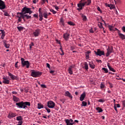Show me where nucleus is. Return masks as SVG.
Here are the masks:
<instances>
[{"label":"nucleus","mask_w":125,"mask_h":125,"mask_svg":"<svg viewBox=\"0 0 125 125\" xmlns=\"http://www.w3.org/2000/svg\"><path fill=\"white\" fill-rule=\"evenodd\" d=\"M30 75L31 77H33V78H39L41 77L42 75V72L35 70H31V73Z\"/></svg>","instance_id":"nucleus-1"},{"label":"nucleus","mask_w":125,"mask_h":125,"mask_svg":"<svg viewBox=\"0 0 125 125\" xmlns=\"http://www.w3.org/2000/svg\"><path fill=\"white\" fill-rule=\"evenodd\" d=\"M21 65L22 67H25V66H26V68L29 69V67H30V62H29V61H25V59L23 58L21 59Z\"/></svg>","instance_id":"nucleus-2"},{"label":"nucleus","mask_w":125,"mask_h":125,"mask_svg":"<svg viewBox=\"0 0 125 125\" xmlns=\"http://www.w3.org/2000/svg\"><path fill=\"white\" fill-rule=\"evenodd\" d=\"M21 12L24 14H27L29 13V15H31V14H32V13H33V11L32 10H31V8H28L27 7H23L22 9Z\"/></svg>","instance_id":"nucleus-3"},{"label":"nucleus","mask_w":125,"mask_h":125,"mask_svg":"<svg viewBox=\"0 0 125 125\" xmlns=\"http://www.w3.org/2000/svg\"><path fill=\"white\" fill-rule=\"evenodd\" d=\"M77 6L78 8L77 9V10H78V11H81V10L83 8L84 4L83 2V0H81L80 2L77 4Z\"/></svg>","instance_id":"nucleus-4"},{"label":"nucleus","mask_w":125,"mask_h":125,"mask_svg":"<svg viewBox=\"0 0 125 125\" xmlns=\"http://www.w3.org/2000/svg\"><path fill=\"white\" fill-rule=\"evenodd\" d=\"M95 54L97 56H102V55H105L104 51H102L100 49H98L96 51H94Z\"/></svg>","instance_id":"nucleus-5"},{"label":"nucleus","mask_w":125,"mask_h":125,"mask_svg":"<svg viewBox=\"0 0 125 125\" xmlns=\"http://www.w3.org/2000/svg\"><path fill=\"white\" fill-rule=\"evenodd\" d=\"M16 105L18 106V108H21V109H26V108H28V107L24 105V104L23 102H21L20 103H17Z\"/></svg>","instance_id":"nucleus-6"},{"label":"nucleus","mask_w":125,"mask_h":125,"mask_svg":"<svg viewBox=\"0 0 125 125\" xmlns=\"http://www.w3.org/2000/svg\"><path fill=\"white\" fill-rule=\"evenodd\" d=\"M47 106L48 108L52 109L55 107V103L52 101H50L47 103Z\"/></svg>","instance_id":"nucleus-7"},{"label":"nucleus","mask_w":125,"mask_h":125,"mask_svg":"<svg viewBox=\"0 0 125 125\" xmlns=\"http://www.w3.org/2000/svg\"><path fill=\"white\" fill-rule=\"evenodd\" d=\"M113 52V47H108L107 49V52L106 53V57H108V56Z\"/></svg>","instance_id":"nucleus-8"},{"label":"nucleus","mask_w":125,"mask_h":125,"mask_svg":"<svg viewBox=\"0 0 125 125\" xmlns=\"http://www.w3.org/2000/svg\"><path fill=\"white\" fill-rule=\"evenodd\" d=\"M33 34L34 37H35V38H37L39 37V36H40V34H41V30H40L39 29H36L33 32Z\"/></svg>","instance_id":"nucleus-9"},{"label":"nucleus","mask_w":125,"mask_h":125,"mask_svg":"<svg viewBox=\"0 0 125 125\" xmlns=\"http://www.w3.org/2000/svg\"><path fill=\"white\" fill-rule=\"evenodd\" d=\"M6 6H5V3L4 1L2 0H0V10H2V9H5Z\"/></svg>","instance_id":"nucleus-10"},{"label":"nucleus","mask_w":125,"mask_h":125,"mask_svg":"<svg viewBox=\"0 0 125 125\" xmlns=\"http://www.w3.org/2000/svg\"><path fill=\"white\" fill-rule=\"evenodd\" d=\"M75 68V64L70 65L68 67V71L70 75H73V69Z\"/></svg>","instance_id":"nucleus-11"},{"label":"nucleus","mask_w":125,"mask_h":125,"mask_svg":"<svg viewBox=\"0 0 125 125\" xmlns=\"http://www.w3.org/2000/svg\"><path fill=\"white\" fill-rule=\"evenodd\" d=\"M65 124L66 125H73L74 123L73 119H65Z\"/></svg>","instance_id":"nucleus-12"},{"label":"nucleus","mask_w":125,"mask_h":125,"mask_svg":"<svg viewBox=\"0 0 125 125\" xmlns=\"http://www.w3.org/2000/svg\"><path fill=\"white\" fill-rule=\"evenodd\" d=\"M16 116V113L14 112H10L8 115V119H12L13 118H15Z\"/></svg>","instance_id":"nucleus-13"},{"label":"nucleus","mask_w":125,"mask_h":125,"mask_svg":"<svg viewBox=\"0 0 125 125\" xmlns=\"http://www.w3.org/2000/svg\"><path fill=\"white\" fill-rule=\"evenodd\" d=\"M63 38L65 41H67L70 39V34L68 33H65L63 35Z\"/></svg>","instance_id":"nucleus-14"},{"label":"nucleus","mask_w":125,"mask_h":125,"mask_svg":"<svg viewBox=\"0 0 125 125\" xmlns=\"http://www.w3.org/2000/svg\"><path fill=\"white\" fill-rule=\"evenodd\" d=\"M8 76L10 77L11 79L13 81H14V80H17L18 79V77H17V76H15V75L12 74V73L9 72H8Z\"/></svg>","instance_id":"nucleus-15"},{"label":"nucleus","mask_w":125,"mask_h":125,"mask_svg":"<svg viewBox=\"0 0 125 125\" xmlns=\"http://www.w3.org/2000/svg\"><path fill=\"white\" fill-rule=\"evenodd\" d=\"M39 21H42L43 18H42V8L39 9Z\"/></svg>","instance_id":"nucleus-16"},{"label":"nucleus","mask_w":125,"mask_h":125,"mask_svg":"<svg viewBox=\"0 0 125 125\" xmlns=\"http://www.w3.org/2000/svg\"><path fill=\"white\" fill-rule=\"evenodd\" d=\"M2 83H5V84H9L10 81L9 80H8L7 78L5 77H3L2 78Z\"/></svg>","instance_id":"nucleus-17"},{"label":"nucleus","mask_w":125,"mask_h":125,"mask_svg":"<svg viewBox=\"0 0 125 125\" xmlns=\"http://www.w3.org/2000/svg\"><path fill=\"white\" fill-rule=\"evenodd\" d=\"M107 66L109 71H111V72H113L114 73H116V70H115L114 69V68L112 67V66H111V65H110V63L107 62Z\"/></svg>","instance_id":"nucleus-18"},{"label":"nucleus","mask_w":125,"mask_h":125,"mask_svg":"<svg viewBox=\"0 0 125 125\" xmlns=\"http://www.w3.org/2000/svg\"><path fill=\"white\" fill-rule=\"evenodd\" d=\"M64 96L69 97V98H70V99H72L73 98V96H72L70 92H69L68 91H66L65 92Z\"/></svg>","instance_id":"nucleus-19"},{"label":"nucleus","mask_w":125,"mask_h":125,"mask_svg":"<svg viewBox=\"0 0 125 125\" xmlns=\"http://www.w3.org/2000/svg\"><path fill=\"white\" fill-rule=\"evenodd\" d=\"M85 92H83V93H82L80 97V101H83V100H84V99L85 98Z\"/></svg>","instance_id":"nucleus-20"},{"label":"nucleus","mask_w":125,"mask_h":125,"mask_svg":"<svg viewBox=\"0 0 125 125\" xmlns=\"http://www.w3.org/2000/svg\"><path fill=\"white\" fill-rule=\"evenodd\" d=\"M83 3H84V5H89L90 3H91V0H83Z\"/></svg>","instance_id":"nucleus-21"},{"label":"nucleus","mask_w":125,"mask_h":125,"mask_svg":"<svg viewBox=\"0 0 125 125\" xmlns=\"http://www.w3.org/2000/svg\"><path fill=\"white\" fill-rule=\"evenodd\" d=\"M0 32H1V36L0 39L1 40H3L4 39V37H5V31L4 30L0 29Z\"/></svg>","instance_id":"nucleus-22"},{"label":"nucleus","mask_w":125,"mask_h":125,"mask_svg":"<svg viewBox=\"0 0 125 125\" xmlns=\"http://www.w3.org/2000/svg\"><path fill=\"white\" fill-rule=\"evenodd\" d=\"M17 14H19L23 20H25V18H26V16L25 15H26V14H24L21 12H18Z\"/></svg>","instance_id":"nucleus-23"},{"label":"nucleus","mask_w":125,"mask_h":125,"mask_svg":"<svg viewBox=\"0 0 125 125\" xmlns=\"http://www.w3.org/2000/svg\"><path fill=\"white\" fill-rule=\"evenodd\" d=\"M42 17H44V18H45V19H47V18H48V13H47V12H44L43 14H42Z\"/></svg>","instance_id":"nucleus-24"},{"label":"nucleus","mask_w":125,"mask_h":125,"mask_svg":"<svg viewBox=\"0 0 125 125\" xmlns=\"http://www.w3.org/2000/svg\"><path fill=\"white\" fill-rule=\"evenodd\" d=\"M13 101H14L15 102H19V101H20L19 98L15 96H13Z\"/></svg>","instance_id":"nucleus-25"},{"label":"nucleus","mask_w":125,"mask_h":125,"mask_svg":"<svg viewBox=\"0 0 125 125\" xmlns=\"http://www.w3.org/2000/svg\"><path fill=\"white\" fill-rule=\"evenodd\" d=\"M89 65L91 69H95V64L93 62H89Z\"/></svg>","instance_id":"nucleus-26"},{"label":"nucleus","mask_w":125,"mask_h":125,"mask_svg":"<svg viewBox=\"0 0 125 125\" xmlns=\"http://www.w3.org/2000/svg\"><path fill=\"white\" fill-rule=\"evenodd\" d=\"M80 15L81 17L83 18V21H86L87 18H86V16L83 15V13H81Z\"/></svg>","instance_id":"nucleus-27"},{"label":"nucleus","mask_w":125,"mask_h":125,"mask_svg":"<svg viewBox=\"0 0 125 125\" xmlns=\"http://www.w3.org/2000/svg\"><path fill=\"white\" fill-rule=\"evenodd\" d=\"M83 68H84V69H85L86 71H87V70H88V64L87 63V62H85L84 63V66L83 67Z\"/></svg>","instance_id":"nucleus-28"},{"label":"nucleus","mask_w":125,"mask_h":125,"mask_svg":"<svg viewBox=\"0 0 125 125\" xmlns=\"http://www.w3.org/2000/svg\"><path fill=\"white\" fill-rule=\"evenodd\" d=\"M118 35L120 37V38H121V39H122V40H125V35L120 33V32H118Z\"/></svg>","instance_id":"nucleus-29"},{"label":"nucleus","mask_w":125,"mask_h":125,"mask_svg":"<svg viewBox=\"0 0 125 125\" xmlns=\"http://www.w3.org/2000/svg\"><path fill=\"white\" fill-rule=\"evenodd\" d=\"M23 106H25V107H27V106H31V103L29 102H23Z\"/></svg>","instance_id":"nucleus-30"},{"label":"nucleus","mask_w":125,"mask_h":125,"mask_svg":"<svg viewBox=\"0 0 125 125\" xmlns=\"http://www.w3.org/2000/svg\"><path fill=\"white\" fill-rule=\"evenodd\" d=\"M96 110L98 111V113H102L103 112V109L100 108V107H98L96 108Z\"/></svg>","instance_id":"nucleus-31"},{"label":"nucleus","mask_w":125,"mask_h":125,"mask_svg":"<svg viewBox=\"0 0 125 125\" xmlns=\"http://www.w3.org/2000/svg\"><path fill=\"white\" fill-rule=\"evenodd\" d=\"M102 70L104 71V73H105V74H107L109 72V71L108 70V68H106L105 67H103L102 68Z\"/></svg>","instance_id":"nucleus-32"},{"label":"nucleus","mask_w":125,"mask_h":125,"mask_svg":"<svg viewBox=\"0 0 125 125\" xmlns=\"http://www.w3.org/2000/svg\"><path fill=\"white\" fill-rule=\"evenodd\" d=\"M16 120L17 121H23V117H22V116H18L16 118Z\"/></svg>","instance_id":"nucleus-33"},{"label":"nucleus","mask_w":125,"mask_h":125,"mask_svg":"<svg viewBox=\"0 0 125 125\" xmlns=\"http://www.w3.org/2000/svg\"><path fill=\"white\" fill-rule=\"evenodd\" d=\"M17 28L19 32H21L24 29V27L23 26H17Z\"/></svg>","instance_id":"nucleus-34"},{"label":"nucleus","mask_w":125,"mask_h":125,"mask_svg":"<svg viewBox=\"0 0 125 125\" xmlns=\"http://www.w3.org/2000/svg\"><path fill=\"white\" fill-rule=\"evenodd\" d=\"M17 17L18 18L19 22H21V21H22V20H21L22 18L21 17V16H20V14H17Z\"/></svg>","instance_id":"nucleus-35"},{"label":"nucleus","mask_w":125,"mask_h":125,"mask_svg":"<svg viewBox=\"0 0 125 125\" xmlns=\"http://www.w3.org/2000/svg\"><path fill=\"white\" fill-rule=\"evenodd\" d=\"M86 105H87V103H86L85 101H83L82 102V104L81 105V106L82 107H85V106H86Z\"/></svg>","instance_id":"nucleus-36"},{"label":"nucleus","mask_w":125,"mask_h":125,"mask_svg":"<svg viewBox=\"0 0 125 125\" xmlns=\"http://www.w3.org/2000/svg\"><path fill=\"white\" fill-rule=\"evenodd\" d=\"M108 28L110 31H116V30L114 29V26L111 25H108Z\"/></svg>","instance_id":"nucleus-37"},{"label":"nucleus","mask_w":125,"mask_h":125,"mask_svg":"<svg viewBox=\"0 0 125 125\" xmlns=\"http://www.w3.org/2000/svg\"><path fill=\"white\" fill-rule=\"evenodd\" d=\"M60 23L62 26H64V20L63 19V18H61Z\"/></svg>","instance_id":"nucleus-38"},{"label":"nucleus","mask_w":125,"mask_h":125,"mask_svg":"<svg viewBox=\"0 0 125 125\" xmlns=\"http://www.w3.org/2000/svg\"><path fill=\"white\" fill-rule=\"evenodd\" d=\"M42 108H43V105L42 104H38V109H42Z\"/></svg>","instance_id":"nucleus-39"},{"label":"nucleus","mask_w":125,"mask_h":125,"mask_svg":"<svg viewBox=\"0 0 125 125\" xmlns=\"http://www.w3.org/2000/svg\"><path fill=\"white\" fill-rule=\"evenodd\" d=\"M26 19L29 20L32 18V16L28 15V14L25 15Z\"/></svg>","instance_id":"nucleus-40"},{"label":"nucleus","mask_w":125,"mask_h":125,"mask_svg":"<svg viewBox=\"0 0 125 125\" xmlns=\"http://www.w3.org/2000/svg\"><path fill=\"white\" fill-rule=\"evenodd\" d=\"M4 45L5 47H6V48H9V46H10L9 44L4 42Z\"/></svg>","instance_id":"nucleus-41"},{"label":"nucleus","mask_w":125,"mask_h":125,"mask_svg":"<svg viewBox=\"0 0 125 125\" xmlns=\"http://www.w3.org/2000/svg\"><path fill=\"white\" fill-rule=\"evenodd\" d=\"M67 23L68 25H70V26H75V23L72 21H68Z\"/></svg>","instance_id":"nucleus-42"},{"label":"nucleus","mask_w":125,"mask_h":125,"mask_svg":"<svg viewBox=\"0 0 125 125\" xmlns=\"http://www.w3.org/2000/svg\"><path fill=\"white\" fill-rule=\"evenodd\" d=\"M4 12V16H7L8 17H9L10 16V15L7 13V12L3 11Z\"/></svg>","instance_id":"nucleus-43"},{"label":"nucleus","mask_w":125,"mask_h":125,"mask_svg":"<svg viewBox=\"0 0 125 125\" xmlns=\"http://www.w3.org/2000/svg\"><path fill=\"white\" fill-rule=\"evenodd\" d=\"M50 11L51 12H52L53 14H56L57 13V11H55L53 9H50Z\"/></svg>","instance_id":"nucleus-44"},{"label":"nucleus","mask_w":125,"mask_h":125,"mask_svg":"<svg viewBox=\"0 0 125 125\" xmlns=\"http://www.w3.org/2000/svg\"><path fill=\"white\" fill-rule=\"evenodd\" d=\"M90 34H93L94 33V30H93V28L91 27L89 30Z\"/></svg>","instance_id":"nucleus-45"},{"label":"nucleus","mask_w":125,"mask_h":125,"mask_svg":"<svg viewBox=\"0 0 125 125\" xmlns=\"http://www.w3.org/2000/svg\"><path fill=\"white\" fill-rule=\"evenodd\" d=\"M98 26L100 29H103V28H104L103 27V25H102V23L101 22L98 23Z\"/></svg>","instance_id":"nucleus-46"},{"label":"nucleus","mask_w":125,"mask_h":125,"mask_svg":"<svg viewBox=\"0 0 125 125\" xmlns=\"http://www.w3.org/2000/svg\"><path fill=\"white\" fill-rule=\"evenodd\" d=\"M18 63H19V62H17L15 63V68H17L18 69L19 68V66H18Z\"/></svg>","instance_id":"nucleus-47"},{"label":"nucleus","mask_w":125,"mask_h":125,"mask_svg":"<svg viewBox=\"0 0 125 125\" xmlns=\"http://www.w3.org/2000/svg\"><path fill=\"white\" fill-rule=\"evenodd\" d=\"M41 87H42V88H46V85L44 84H41Z\"/></svg>","instance_id":"nucleus-48"},{"label":"nucleus","mask_w":125,"mask_h":125,"mask_svg":"<svg viewBox=\"0 0 125 125\" xmlns=\"http://www.w3.org/2000/svg\"><path fill=\"white\" fill-rule=\"evenodd\" d=\"M105 87V84L101 83L100 88L103 89V88H104Z\"/></svg>","instance_id":"nucleus-49"},{"label":"nucleus","mask_w":125,"mask_h":125,"mask_svg":"<svg viewBox=\"0 0 125 125\" xmlns=\"http://www.w3.org/2000/svg\"><path fill=\"white\" fill-rule=\"evenodd\" d=\"M115 5L110 4V9H114V8H115Z\"/></svg>","instance_id":"nucleus-50"},{"label":"nucleus","mask_w":125,"mask_h":125,"mask_svg":"<svg viewBox=\"0 0 125 125\" xmlns=\"http://www.w3.org/2000/svg\"><path fill=\"white\" fill-rule=\"evenodd\" d=\"M33 17L35 18H39V15L38 14H35L33 15Z\"/></svg>","instance_id":"nucleus-51"},{"label":"nucleus","mask_w":125,"mask_h":125,"mask_svg":"<svg viewBox=\"0 0 125 125\" xmlns=\"http://www.w3.org/2000/svg\"><path fill=\"white\" fill-rule=\"evenodd\" d=\"M105 101L104 100L100 99L98 100V102H100L101 103H104Z\"/></svg>","instance_id":"nucleus-52"},{"label":"nucleus","mask_w":125,"mask_h":125,"mask_svg":"<svg viewBox=\"0 0 125 125\" xmlns=\"http://www.w3.org/2000/svg\"><path fill=\"white\" fill-rule=\"evenodd\" d=\"M22 124H23L22 121H20L18 123V125H22Z\"/></svg>","instance_id":"nucleus-53"},{"label":"nucleus","mask_w":125,"mask_h":125,"mask_svg":"<svg viewBox=\"0 0 125 125\" xmlns=\"http://www.w3.org/2000/svg\"><path fill=\"white\" fill-rule=\"evenodd\" d=\"M114 110L116 111V112H117V113H118V109L117 108V107L116 106V104H114Z\"/></svg>","instance_id":"nucleus-54"},{"label":"nucleus","mask_w":125,"mask_h":125,"mask_svg":"<svg viewBox=\"0 0 125 125\" xmlns=\"http://www.w3.org/2000/svg\"><path fill=\"white\" fill-rule=\"evenodd\" d=\"M97 9L99 11V12H100L101 13H102V10H101V9H100V7H98L97 8Z\"/></svg>","instance_id":"nucleus-55"},{"label":"nucleus","mask_w":125,"mask_h":125,"mask_svg":"<svg viewBox=\"0 0 125 125\" xmlns=\"http://www.w3.org/2000/svg\"><path fill=\"white\" fill-rule=\"evenodd\" d=\"M86 59H89V55L87 54H85Z\"/></svg>","instance_id":"nucleus-56"},{"label":"nucleus","mask_w":125,"mask_h":125,"mask_svg":"<svg viewBox=\"0 0 125 125\" xmlns=\"http://www.w3.org/2000/svg\"><path fill=\"white\" fill-rule=\"evenodd\" d=\"M47 113H50L51 111H50V109L47 108V107H46L45 108Z\"/></svg>","instance_id":"nucleus-57"},{"label":"nucleus","mask_w":125,"mask_h":125,"mask_svg":"<svg viewBox=\"0 0 125 125\" xmlns=\"http://www.w3.org/2000/svg\"><path fill=\"white\" fill-rule=\"evenodd\" d=\"M46 67L48 68V69H50V64L48 63H46Z\"/></svg>","instance_id":"nucleus-58"},{"label":"nucleus","mask_w":125,"mask_h":125,"mask_svg":"<svg viewBox=\"0 0 125 125\" xmlns=\"http://www.w3.org/2000/svg\"><path fill=\"white\" fill-rule=\"evenodd\" d=\"M109 84L110 88H112L113 87V84L111 83H109Z\"/></svg>","instance_id":"nucleus-59"},{"label":"nucleus","mask_w":125,"mask_h":125,"mask_svg":"<svg viewBox=\"0 0 125 125\" xmlns=\"http://www.w3.org/2000/svg\"><path fill=\"white\" fill-rule=\"evenodd\" d=\"M122 30L125 33V26H124L122 27Z\"/></svg>","instance_id":"nucleus-60"},{"label":"nucleus","mask_w":125,"mask_h":125,"mask_svg":"<svg viewBox=\"0 0 125 125\" xmlns=\"http://www.w3.org/2000/svg\"><path fill=\"white\" fill-rule=\"evenodd\" d=\"M60 101H61V102H62V104H65V101H64V100L61 99Z\"/></svg>","instance_id":"nucleus-61"},{"label":"nucleus","mask_w":125,"mask_h":125,"mask_svg":"<svg viewBox=\"0 0 125 125\" xmlns=\"http://www.w3.org/2000/svg\"><path fill=\"white\" fill-rule=\"evenodd\" d=\"M90 53H91V51H88L85 53V54H88L89 55Z\"/></svg>","instance_id":"nucleus-62"},{"label":"nucleus","mask_w":125,"mask_h":125,"mask_svg":"<svg viewBox=\"0 0 125 125\" xmlns=\"http://www.w3.org/2000/svg\"><path fill=\"white\" fill-rule=\"evenodd\" d=\"M55 8L56 10H58V9H59V7L57 6H55Z\"/></svg>","instance_id":"nucleus-63"},{"label":"nucleus","mask_w":125,"mask_h":125,"mask_svg":"<svg viewBox=\"0 0 125 125\" xmlns=\"http://www.w3.org/2000/svg\"><path fill=\"white\" fill-rule=\"evenodd\" d=\"M123 105L124 107H125V101H123Z\"/></svg>","instance_id":"nucleus-64"}]
</instances>
